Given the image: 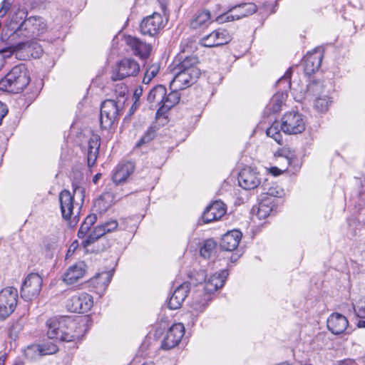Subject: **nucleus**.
Segmentation results:
<instances>
[{"label": "nucleus", "mask_w": 365, "mask_h": 365, "mask_svg": "<svg viewBox=\"0 0 365 365\" xmlns=\"http://www.w3.org/2000/svg\"><path fill=\"white\" fill-rule=\"evenodd\" d=\"M46 327L49 339L66 342L81 340L89 329L86 317L73 319L67 316L49 318Z\"/></svg>", "instance_id": "f257e3e1"}, {"label": "nucleus", "mask_w": 365, "mask_h": 365, "mask_svg": "<svg viewBox=\"0 0 365 365\" xmlns=\"http://www.w3.org/2000/svg\"><path fill=\"white\" fill-rule=\"evenodd\" d=\"M229 273L227 269H222L220 272H215L210 275L203 287L202 289H197L193 293L190 308L197 314L202 312L211 301V294L222 288Z\"/></svg>", "instance_id": "f03ea898"}, {"label": "nucleus", "mask_w": 365, "mask_h": 365, "mask_svg": "<svg viewBox=\"0 0 365 365\" xmlns=\"http://www.w3.org/2000/svg\"><path fill=\"white\" fill-rule=\"evenodd\" d=\"M76 175L72 181L73 192L68 190H63L58 195L61 212L62 217L68 220L73 215L74 205H78L79 203L75 201V199H79L81 201L80 207L83 203L85 198V189L81 185V180L83 179V174L81 173H74Z\"/></svg>", "instance_id": "7ed1b4c3"}, {"label": "nucleus", "mask_w": 365, "mask_h": 365, "mask_svg": "<svg viewBox=\"0 0 365 365\" xmlns=\"http://www.w3.org/2000/svg\"><path fill=\"white\" fill-rule=\"evenodd\" d=\"M180 95L177 91H172L167 94V90L163 85L153 87L147 96V101L151 108H158L156 115L163 114L178 104Z\"/></svg>", "instance_id": "20e7f679"}, {"label": "nucleus", "mask_w": 365, "mask_h": 365, "mask_svg": "<svg viewBox=\"0 0 365 365\" xmlns=\"http://www.w3.org/2000/svg\"><path fill=\"white\" fill-rule=\"evenodd\" d=\"M29 71L24 63L15 66L0 80V90L19 93L22 92L30 82Z\"/></svg>", "instance_id": "39448f33"}, {"label": "nucleus", "mask_w": 365, "mask_h": 365, "mask_svg": "<svg viewBox=\"0 0 365 365\" xmlns=\"http://www.w3.org/2000/svg\"><path fill=\"white\" fill-rule=\"evenodd\" d=\"M124 101L107 99L101 106L100 125L103 130H109L117 123L123 114Z\"/></svg>", "instance_id": "423d86ee"}, {"label": "nucleus", "mask_w": 365, "mask_h": 365, "mask_svg": "<svg viewBox=\"0 0 365 365\" xmlns=\"http://www.w3.org/2000/svg\"><path fill=\"white\" fill-rule=\"evenodd\" d=\"M186 48H188L187 43L183 42L181 43L182 49L178 55L175 58L173 63L170 65L169 68H175L177 70L185 71L191 74L196 73V76H200L201 71L198 67L199 59L196 56H184Z\"/></svg>", "instance_id": "0eeeda50"}, {"label": "nucleus", "mask_w": 365, "mask_h": 365, "mask_svg": "<svg viewBox=\"0 0 365 365\" xmlns=\"http://www.w3.org/2000/svg\"><path fill=\"white\" fill-rule=\"evenodd\" d=\"M257 10L254 3H242L230 7L227 11L217 16L215 21L219 24L241 19L255 14Z\"/></svg>", "instance_id": "6e6552de"}, {"label": "nucleus", "mask_w": 365, "mask_h": 365, "mask_svg": "<svg viewBox=\"0 0 365 365\" xmlns=\"http://www.w3.org/2000/svg\"><path fill=\"white\" fill-rule=\"evenodd\" d=\"M19 294L16 288L6 287L0 292V321L9 317L16 309Z\"/></svg>", "instance_id": "1a4fd4ad"}, {"label": "nucleus", "mask_w": 365, "mask_h": 365, "mask_svg": "<svg viewBox=\"0 0 365 365\" xmlns=\"http://www.w3.org/2000/svg\"><path fill=\"white\" fill-rule=\"evenodd\" d=\"M22 26L23 29H20L21 32L17 40L34 38L47 30V25L41 16H31L27 18Z\"/></svg>", "instance_id": "9d476101"}, {"label": "nucleus", "mask_w": 365, "mask_h": 365, "mask_svg": "<svg viewBox=\"0 0 365 365\" xmlns=\"http://www.w3.org/2000/svg\"><path fill=\"white\" fill-rule=\"evenodd\" d=\"M281 130L286 134L302 133L306 128L304 116L298 112H287L281 119Z\"/></svg>", "instance_id": "9b49d317"}, {"label": "nucleus", "mask_w": 365, "mask_h": 365, "mask_svg": "<svg viewBox=\"0 0 365 365\" xmlns=\"http://www.w3.org/2000/svg\"><path fill=\"white\" fill-rule=\"evenodd\" d=\"M42 282V277L38 274H28L21 288V297L27 302L36 299L41 290Z\"/></svg>", "instance_id": "f8f14e48"}, {"label": "nucleus", "mask_w": 365, "mask_h": 365, "mask_svg": "<svg viewBox=\"0 0 365 365\" xmlns=\"http://www.w3.org/2000/svg\"><path fill=\"white\" fill-rule=\"evenodd\" d=\"M140 72V65L132 58H123L116 65L111 78L120 81L128 77L136 76Z\"/></svg>", "instance_id": "ddd939ff"}, {"label": "nucleus", "mask_w": 365, "mask_h": 365, "mask_svg": "<svg viewBox=\"0 0 365 365\" xmlns=\"http://www.w3.org/2000/svg\"><path fill=\"white\" fill-rule=\"evenodd\" d=\"M28 12L26 9H21L20 7L15 9V6L13 7L12 12L10 15V21L8 23L6 27L7 30L10 31V34L6 33L5 35H8L10 41H16L21 34L20 29H23V24L27 19Z\"/></svg>", "instance_id": "4468645a"}, {"label": "nucleus", "mask_w": 365, "mask_h": 365, "mask_svg": "<svg viewBox=\"0 0 365 365\" xmlns=\"http://www.w3.org/2000/svg\"><path fill=\"white\" fill-rule=\"evenodd\" d=\"M323 90L324 86L319 81H312L307 85V93L316 96L314 108L321 113L326 112L331 103L330 97L327 95H321Z\"/></svg>", "instance_id": "2eb2a0df"}, {"label": "nucleus", "mask_w": 365, "mask_h": 365, "mask_svg": "<svg viewBox=\"0 0 365 365\" xmlns=\"http://www.w3.org/2000/svg\"><path fill=\"white\" fill-rule=\"evenodd\" d=\"M16 43V48L19 49L17 58L20 60H29L30 58H38L43 54L41 46L36 41L29 40H19Z\"/></svg>", "instance_id": "dca6fc26"}, {"label": "nucleus", "mask_w": 365, "mask_h": 365, "mask_svg": "<svg viewBox=\"0 0 365 365\" xmlns=\"http://www.w3.org/2000/svg\"><path fill=\"white\" fill-rule=\"evenodd\" d=\"M173 75V78L170 82V87L174 91L183 90L190 87L195 83L200 76H196V73H185L180 70H177L175 68H170Z\"/></svg>", "instance_id": "f3484780"}, {"label": "nucleus", "mask_w": 365, "mask_h": 365, "mask_svg": "<svg viewBox=\"0 0 365 365\" xmlns=\"http://www.w3.org/2000/svg\"><path fill=\"white\" fill-rule=\"evenodd\" d=\"M118 223L115 220H110L97 225L91 231L89 235L82 242L83 247H87L94 243L106 234L115 231L118 228Z\"/></svg>", "instance_id": "a211bd4d"}, {"label": "nucleus", "mask_w": 365, "mask_h": 365, "mask_svg": "<svg viewBox=\"0 0 365 365\" xmlns=\"http://www.w3.org/2000/svg\"><path fill=\"white\" fill-rule=\"evenodd\" d=\"M93 305L92 296L86 292L72 296L67 302L68 309L76 313L87 312L92 308Z\"/></svg>", "instance_id": "6ab92c4d"}, {"label": "nucleus", "mask_w": 365, "mask_h": 365, "mask_svg": "<svg viewBox=\"0 0 365 365\" xmlns=\"http://www.w3.org/2000/svg\"><path fill=\"white\" fill-rule=\"evenodd\" d=\"M238 183L245 190H252L261 182L259 173L256 168L246 167L241 170L238 175Z\"/></svg>", "instance_id": "aec40b11"}, {"label": "nucleus", "mask_w": 365, "mask_h": 365, "mask_svg": "<svg viewBox=\"0 0 365 365\" xmlns=\"http://www.w3.org/2000/svg\"><path fill=\"white\" fill-rule=\"evenodd\" d=\"M185 334V327L182 323L173 324L168 330L161 344V348L169 350L178 346Z\"/></svg>", "instance_id": "412c9836"}, {"label": "nucleus", "mask_w": 365, "mask_h": 365, "mask_svg": "<svg viewBox=\"0 0 365 365\" xmlns=\"http://www.w3.org/2000/svg\"><path fill=\"white\" fill-rule=\"evenodd\" d=\"M232 40V36L227 30L217 29L204 36L200 41V45L205 47H216L228 43Z\"/></svg>", "instance_id": "4be33fe9"}, {"label": "nucleus", "mask_w": 365, "mask_h": 365, "mask_svg": "<svg viewBox=\"0 0 365 365\" xmlns=\"http://www.w3.org/2000/svg\"><path fill=\"white\" fill-rule=\"evenodd\" d=\"M226 213L225 205L220 200L208 205L197 221V225H202L220 219Z\"/></svg>", "instance_id": "5701e85b"}, {"label": "nucleus", "mask_w": 365, "mask_h": 365, "mask_svg": "<svg viewBox=\"0 0 365 365\" xmlns=\"http://www.w3.org/2000/svg\"><path fill=\"white\" fill-rule=\"evenodd\" d=\"M163 16L160 14L155 12L142 20L140 30L143 35L154 36L163 28Z\"/></svg>", "instance_id": "b1692460"}, {"label": "nucleus", "mask_w": 365, "mask_h": 365, "mask_svg": "<svg viewBox=\"0 0 365 365\" xmlns=\"http://www.w3.org/2000/svg\"><path fill=\"white\" fill-rule=\"evenodd\" d=\"M190 291V282H184L178 286L168 302L170 309H178L181 307L183 302Z\"/></svg>", "instance_id": "393cba45"}, {"label": "nucleus", "mask_w": 365, "mask_h": 365, "mask_svg": "<svg viewBox=\"0 0 365 365\" xmlns=\"http://www.w3.org/2000/svg\"><path fill=\"white\" fill-rule=\"evenodd\" d=\"M125 41L135 56L141 59H146L149 57L152 50L150 44L130 35L125 37Z\"/></svg>", "instance_id": "a878e982"}, {"label": "nucleus", "mask_w": 365, "mask_h": 365, "mask_svg": "<svg viewBox=\"0 0 365 365\" xmlns=\"http://www.w3.org/2000/svg\"><path fill=\"white\" fill-rule=\"evenodd\" d=\"M327 328L334 334L338 335L348 329L349 321L341 314L332 313L327 319Z\"/></svg>", "instance_id": "bb28decb"}, {"label": "nucleus", "mask_w": 365, "mask_h": 365, "mask_svg": "<svg viewBox=\"0 0 365 365\" xmlns=\"http://www.w3.org/2000/svg\"><path fill=\"white\" fill-rule=\"evenodd\" d=\"M87 271V265L83 261L76 262L68 267L63 275V281L68 284L77 282L83 278Z\"/></svg>", "instance_id": "cd10ccee"}, {"label": "nucleus", "mask_w": 365, "mask_h": 365, "mask_svg": "<svg viewBox=\"0 0 365 365\" xmlns=\"http://www.w3.org/2000/svg\"><path fill=\"white\" fill-rule=\"evenodd\" d=\"M242 236V232L238 230L227 232L221 239L220 247L225 251H234L238 247Z\"/></svg>", "instance_id": "c85d7f7f"}, {"label": "nucleus", "mask_w": 365, "mask_h": 365, "mask_svg": "<svg viewBox=\"0 0 365 365\" xmlns=\"http://www.w3.org/2000/svg\"><path fill=\"white\" fill-rule=\"evenodd\" d=\"M323 56L319 52L309 53L304 58V73L311 76L319 70L321 66Z\"/></svg>", "instance_id": "c756f323"}, {"label": "nucleus", "mask_w": 365, "mask_h": 365, "mask_svg": "<svg viewBox=\"0 0 365 365\" xmlns=\"http://www.w3.org/2000/svg\"><path fill=\"white\" fill-rule=\"evenodd\" d=\"M101 145V138L97 134H93L88 141L87 147V163L88 167L95 165L99 154V148Z\"/></svg>", "instance_id": "7c9ffc66"}, {"label": "nucleus", "mask_w": 365, "mask_h": 365, "mask_svg": "<svg viewBox=\"0 0 365 365\" xmlns=\"http://www.w3.org/2000/svg\"><path fill=\"white\" fill-rule=\"evenodd\" d=\"M113 274L110 272H103L96 274L88 281L89 287L96 289V292L104 291L111 281Z\"/></svg>", "instance_id": "2f4dec72"}, {"label": "nucleus", "mask_w": 365, "mask_h": 365, "mask_svg": "<svg viewBox=\"0 0 365 365\" xmlns=\"http://www.w3.org/2000/svg\"><path fill=\"white\" fill-rule=\"evenodd\" d=\"M134 170L135 165L131 162L118 165L112 177L113 182L117 185L123 182L133 173Z\"/></svg>", "instance_id": "473e14b6"}, {"label": "nucleus", "mask_w": 365, "mask_h": 365, "mask_svg": "<svg viewBox=\"0 0 365 365\" xmlns=\"http://www.w3.org/2000/svg\"><path fill=\"white\" fill-rule=\"evenodd\" d=\"M211 23V14L209 10L198 11L190 22L192 29H204Z\"/></svg>", "instance_id": "72a5a7b5"}, {"label": "nucleus", "mask_w": 365, "mask_h": 365, "mask_svg": "<svg viewBox=\"0 0 365 365\" xmlns=\"http://www.w3.org/2000/svg\"><path fill=\"white\" fill-rule=\"evenodd\" d=\"M274 203L273 199L267 197L262 199L258 205L256 216L259 220L266 219L271 214H274Z\"/></svg>", "instance_id": "f704fd0d"}, {"label": "nucleus", "mask_w": 365, "mask_h": 365, "mask_svg": "<svg viewBox=\"0 0 365 365\" xmlns=\"http://www.w3.org/2000/svg\"><path fill=\"white\" fill-rule=\"evenodd\" d=\"M216 242L212 239L204 241L200 250V255L205 259H209L216 248Z\"/></svg>", "instance_id": "c9c22d12"}, {"label": "nucleus", "mask_w": 365, "mask_h": 365, "mask_svg": "<svg viewBox=\"0 0 365 365\" xmlns=\"http://www.w3.org/2000/svg\"><path fill=\"white\" fill-rule=\"evenodd\" d=\"M36 350L40 356H45L56 354L58 351V347L54 343L49 342L38 344Z\"/></svg>", "instance_id": "e433bc0d"}, {"label": "nucleus", "mask_w": 365, "mask_h": 365, "mask_svg": "<svg viewBox=\"0 0 365 365\" xmlns=\"http://www.w3.org/2000/svg\"><path fill=\"white\" fill-rule=\"evenodd\" d=\"M207 280V274L204 269H200L198 270H194L190 275V286H196L202 282L205 283Z\"/></svg>", "instance_id": "4c0bfd02"}, {"label": "nucleus", "mask_w": 365, "mask_h": 365, "mask_svg": "<svg viewBox=\"0 0 365 365\" xmlns=\"http://www.w3.org/2000/svg\"><path fill=\"white\" fill-rule=\"evenodd\" d=\"M267 136L273 138L278 144L282 145L283 139L280 130L279 129V123H274L266 130Z\"/></svg>", "instance_id": "58836bf2"}, {"label": "nucleus", "mask_w": 365, "mask_h": 365, "mask_svg": "<svg viewBox=\"0 0 365 365\" xmlns=\"http://www.w3.org/2000/svg\"><path fill=\"white\" fill-rule=\"evenodd\" d=\"M156 135V126H150L148 130L145 132L141 138L136 143V147H141L143 145L148 143Z\"/></svg>", "instance_id": "ea45409f"}, {"label": "nucleus", "mask_w": 365, "mask_h": 365, "mask_svg": "<svg viewBox=\"0 0 365 365\" xmlns=\"http://www.w3.org/2000/svg\"><path fill=\"white\" fill-rule=\"evenodd\" d=\"M292 68H289L284 76L281 77L277 82V84L278 86H280L282 84H284L283 88L284 91H287V89H289L291 87V76H292Z\"/></svg>", "instance_id": "a19ab883"}, {"label": "nucleus", "mask_w": 365, "mask_h": 365, "mask_svg": "<svg viewBox=\"0 0 365 365\" xmlns=\"http://www.w3.org/2000/svg\"><path fill=\"white\" fill-rule=\"evenodd\" d=\"M355 317L358 319H365V302H359L352 304Z\"/></svg>", "instance_id": "79ce46f5"}, {"label": "nucleus", "mask_w": 365, "mask_h": 365, "mask_svg": "<svg viewBox=\"0 0 365 365\" xmlns=\"http://www.w3.org/2000/svg\"><path fill=\"white\" fill-rule=\"evenodd\" d=\"M282 100L279 95H275L271 100L269 103V110L272 113H277L281 110Z\"/></svg>", "instance_id": "37998d69"}, {"label": "nucleus", "mask_w": 365, "mask_h": 365, "mask_svg": "<svg viewBox=\"0 0 365 365\" xmlns=\"http://www.w3.org/2000/svg\"><path fill=\"white\" fill-rule=\"evenodd\" d=\"M19 49L16 48V43L4 48L0 49V54L4 58L11 57L14 53H16L17 57V53Z\"/></svg>", "instance_id": "c03bdc74"}, {"label": "nucleus", "mask_w": 365, "mask_h": 365, "mask_svg": "<svg viewBox=\"0 0 365 365\" xmlns=\"http://www.w3.org/2000/svg\"><path fill=\"white\" fill-rule=\"evenodd\" d=\"M14 0H3L0 6V17H4L11 9Z\"/></svg>", "instance_id": "a18cd8bd"}, {"label": "nucleus", "mask_w": 365, "mask_h": 365, "mask_svg": "<svg viewBox=\"0 0 365 365\" xmlns=\"http://www.w3.org/2000/svg\"><path fill=\"white\" fill-rule=\"evenodd\" d=\"M160 70V65L158 63H154L146 68L145 73L148 74V76H150L151 78H154Z\"/></svg>", "instance_id": "49530a36"}, {"label": "nucleus", "mask_w": 365, "mask_h": 365, "mask_svg": "<svg viewBox=\"0 0 365 365\" xmlns=\"http://www.w3.org/2000/svg\"><path fill=\"white\" fill-rule=\"evenodd\" d=\"M19 324L18 323H12V324L9 327L8 334L9 337L12 339H16L18 335V329Z\"/></svg>", "instance_id": "de8ad7c7"}, {"label": "nucleus", "mask_w": 365, "mask_h": 365, "mask_svg": "<svg viewBox=\"0 0 365 365\" xmlns=\"http://www.w3.org/2000/svg\"><path fill=\"white\" fill-rule=\"evenodd\" d=\"M96 220L97 215L96 214H90L86 217V219L83 221V223L90 228H91V227L95 224Z\"/></svg>", "instance_id": "09e8293b"}, {"label": "nucleus", "mask_w": 365, "mask_h": 365, "mask_svg": "<svg viewBox=\"0 0 365 365\" xmlns=\"http://www.w3.org/2000/svg\"><path fill=\"white\" fill-rule=\"evenodd\" d=\"M90 230L91 228L83 222L78 231L77 235L78 238H84Z\"/></svg>", "instance_id": "8fccbe9b"}, {"label": "nucleus", "mask_w": 365, "mask_h": 365, "mask_svg": "<svg viewBox=\"0 0 365 365\" xmlns=\"http://www.w3.org/2000/svg\"><path fill=\"white\" fill-rule=\"evenodd\" d=\"M262 9L265 12H267L269 14H274L276 11L274 4L272 2L264 3L262 6Z\"/></svg>", "instance_id": "3c124183"}, {"label": "nucleus", "mask_w": 365, "mask_h": 365, "mask_svg": "<svg viewBox=\"0 0 365 365\" xmlns=\"http://www.w3.org/2000/svg\"><path fill=\"white\" fill-rule=\"evenodd\" d=\"M283 190H277V187H270L267 192V195L271 197H280L282 195Z\"/></svg>", "instance_id": "603ef678"}, {"label": "nucleus", "mask_w": 365, "mask_h": 365, "mask_svg": "<svg viewBox=\"0 0 365 365\" xmlns=\"http://www.w3.org/2000/svg\"><path fill=\"white\" fill-rule=\"evenodd\" d=\"M142 94H143L142 87L137 88L135 90L134 93H133V98H134L135 101H134V103L131 108H133L134 106H135L137 105V103L139 101L140 97L142 96Z\"/></svg>", "instance_id": "864d4df0"}, {"label": "nucleus", "mask_w": 365, "mask_h": 365, "mask_svg": "<svg viewBox=\"0 0 365 365\" xmlns=\"http://www.w3.org/2000/svg\"><path fill=\"white\" fill-rule=\"evenodd\" d=\"M8 111L9 110L6 105L0 101V125L1 124L3 118L8 113Z\"/></svg>", "instance_id": "5fc2aeb1"}, {"label": "nucleus", "mask_w": 365, "mask_h": 365, "mask_svg": "<svg viewBox=\"0 0 365 365\" xmlns=\"http://www.w3.org/2000/svg\"><path fill=\"white\" fill-rule=\"evenodd\" d=\"M336 365H357L354 360L346 359L344 360H341L338 361Z\"/></svg>", "instance_id": "6e6d98bb"}, {"label": "nucleus", "mask_w": 365, "mask_h": 365, "mask_svg": "<svg viewBox=\"0 0 365 365\" xmlns=\"http://www.w3.org/2000/svg\"><path fill=\"white\" fill-rule=\"evenodd\" d=\"M356 326L357 328H359V329H361V328L365 329V319H358L356 323Z\"/></svg>", "instance_id": "4d7b16f0"}, {"label": "nucleus", "mask_w": 365, "mask_h": 365, "mask_svg": "<svg viewBox=\"0 0 365 365\" xmlns=\"http://www.w3.org/2000/svg\"><path fill=\"white\" fill-rule=\"evenodd\" d=\"M120 89L121 91L119 92V96L122 98H124L126 93L128 92L127 87L125 86H121Z\"/></svg>", "instance_id": "13d9d810"}, {"label": "nucleus", "mask_w": 365, "mask_h": 365, "mask_svg": "<svg viewBox=\"0 0 365 365\" xmlns=\"http://www.w3.org/2000/svg\"><path fill=\"white\" fill-rule=\"evenodd\" d=\"M78 242L77 240H75L72 242V244L71 245L69 249H68V252L71 251L74 252V250L78 247Z\"/></svg>", "instance_id": "bf43d9fd"}, {"label": "nucleus", "mask_w": 365, "mask_h": 365, "mask_svg": "<svg viewBox=\"0 0 365 365\" xmlns=\"http://www.w3.org/2000/svg\"><path fill=\"white\" fill-rule=\"evenodd\" d=\"M153 78H151V76H148V74L145 73V75H144V77L143 79V83L145 84H148L152 81Z\"/></svg>", "instance_id": "052dcab7"}, {"label": "nucleus", "mask_w": 365, "mask_h": 365, "mask_svg": "<svg viewBox=\"0 0 365 365\" xmlns=\"http://www.w3.org/2000/svg\"><path fill=\"white\" fill-rule=\"evenodd\" d=\"M240 255H237V253H233L231 257H230V262H235L238 260V259L240 258Z\"/></svg>", "instance_id": "680f3d73"}, {"label": "nucleus", "mask_w": 365, "mask_h": 365, "mask_svg": "<svg viewBox=\"0 0 365 365\" xmlns=\"http://www.w3.org/2000/svg\"><path fill=\"white\" fill-rule=\"evenodd\" d=\"M13 365H24V362L20 358H17L14 361Z\"/></svg>", "instance_id": "e2e57ef3"}, {"label": "nucleus", "mask_w": 365, "mask_h": 365, "mask_svg": "<svg viewBox=\"0 0 365 365\" xmlns=\"http://www.w3.org/2000/svg\"><path fill=\"white\" fill-rule=\"evenodd\" d=\"M284 153H285V150H282V151L280 152V153H279V155H280V156H284V157L287 158L288 163H289V164H290V163H291L292 158H291V157H289V156H287V155L284 154Z\"/></svg>", "instance_id": "0e129e2a"}, {"label": "nucleus", "mask_w": 365, "mask_h": 365, "mask_svg": "<svg viewBox=\"0 0 365 365\" xmlns=\"http://www.w3.org/2000/svg\"><path fill=\"white\" fill-rule=\"evenodd\" d=\"M6 357H7L6 354H4V355H1L0 356V365H4L5 364V361H6Z\"/></svg>", "instance_id": "69168bd1"}, {"label": "nucleus", "mask_w": 365, "mask_h": 365, "mask_svg": "<svg viewBox=\"0 0 365 365\" xmlns=\"http://www.w3.org/2000/svg\"><path fill=\"white\" fill-rule=\"evenodd\" d=\"M101 177V173H97L96 175H94V177L93 178V182L94 183H96L98 182V180L100 179V178Z\"/></svg>", "instance_id": "338daca9"}, {"label": "nucleus", "mask_w": 365, "mask_h": 365, "mask_svg": "<svg viewBox=\"0 0 365 365\" xmlns=\"http://www.w3.org/2000/svg\"><path fill=\"white\" fill-rule=\"evenodd\" d=\"M272 170H274V175H279L280 173V170L277 168H272Z\"/></svg>", "instance_id": "774afa93"}]
</instances>
